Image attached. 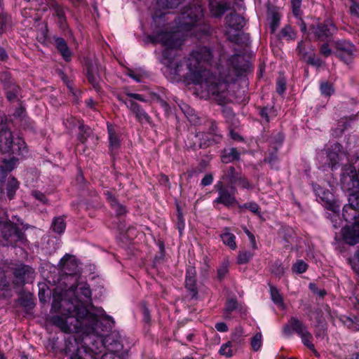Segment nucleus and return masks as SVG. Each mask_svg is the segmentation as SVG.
<instances>
[{
	"label": "nucleus",
	"instance_id": "obj_26",
	"mask_svg": "<svg viewBox=\"0 0 359 359\" xmlns=\"http://www.w3.org/2000/svg\"><path fill=\"white\" fill-rule=\"evenodd\" d=\"M50 8L53 12V15L57 17L60 27L64 28L66 18L63 8L56 2H53L51 4Z\"/></svg>",
	"mask_w": 359,
	"mask_h": 359
},
{
	"label": "nucleus",
	"instance_id": "obj_46",
	"mask_svg": "<svg viewBox=\"0 0 359 359\" xmlns=\"http://www.w3.org/2000/svg\"><path fill=\"white\" fill-rule=\"evenodd\" d=\"M229 272V264L226 262H222L217 269V278L223 279Z\"/></svg>",
	"mask_w": 359,
	"mask_h": 359
},
{
	"label": "nucleus",
	"instance_id": "obj_52",
	"mask_svg": "<svg viewBox=\"0 0 359 359\" xmlns=\"http://www.w3.org/2000/svg\"><path fill=\"white\" fill-rule=\"evenodd\" d=\"M185 226V223L184 218L182 217V213L180 210L179 208H177V228L179 229L180 233L182 234V231L184 230Z\"/></svg>",
	"mask_w": 359,
	"mask_h": 359
},
{
	"label": "nucleus",
	"instance_id": "obj_29",
	"mask_svg": "<svg viewBox=\"0 0 359 359\" xmlns=\"http://www.w3.org/2000/svg\"><path fill=\"white\" fill-rule=\"evenodd\" d=\"M16 161L17 160L15 158L9 160L4 159L3 165H0V175L4 177L8 172H11L15 168Z\"/></svg>",
	"mask_w": 359,
	"mask_h": 359
},
{
	"label": "nucleus",
	"instance_id": "obj_2",
	"mask_svg": "<svg viewBox=\"0 0 359 359\" xmlns=\"http://www.w3.org/2000/svg\"><path fill=\"white\" fill-rule=\"evenodd\" d=\"M212 57V52L209 48L198 47L182 61L170 62L169 67L172 74L198 85L207 95L222 100L225 97L229 83L246 68L245 65H239L243 60L241 55H235L231 57V72L230 69L226 71L220 67L213 68L210 65Z\"/></svg>",
	"mask_w": 359,
	"mask_h": 359
},
{
	"label": "nucleus",
	"instance_id": "obj_28",
	"mask_svg": "<svg viewBox=\"0 0 359 359\" xmlns=\"http://www.w3.org/2000/svg\"><path fill=\"white\" fill-rule=\"evenodd\" d=\"M107 128L109 133V149L111 151L117 149L120 145L118 137L111 125H108Z\"/></svg>",
	"mask_w": 359,
	"mask_h": 359
},
{
	"label": "nucleus",
	"instance_id": "obj_7",
	"mask_svg": "<svg viewBox=\"0 0 359 359\" xmlns=\"http://www.w3.org/2000/svg\"><path fill=\"white\" fill-rule=\"evenodd\" d=\"M60 264L62 267V274L59 283H78L80 275L74 257L65 255L61 259Z\"/></svg>",
	"mask_w": 359,
	"mask_h": 359
},
{
	"label": "nucleus",
	"instance_id": "obj_17",
	"mask_svg": "<svg viewBox=\"0 0 359 359\" xmlns=\"http://www.w3.org/2000/svg\"><path fill=\"white\" fill-rule=\"evenodd\" d=\"M87 76L88 81L92 84L93 88L99 91L100 90V76L99 74V69L96 65H90L88 67Z\"/></svg>",
	"mask_w": 359,
	"mask_h": 359
},
{
	"label": "nucleus",
	"instance_id": "obj_10",
	"mask_svg": "<svg viewBox=\"0 0 359 359\" xmlns=\"http://www.w3.org/2000/svg\"><path fill=\"white\" fill-rule=\"evenodd\" d=\"M336 26L330 21L313 25L309 27V34L320 41H331L332 36L337 32Z\"/></svg>",
	"mask_w": 359,
	"mask_h": 359
},
{
	"label": "nucleus",
	"instance_id": "obj_39",
	"mask_svg": "<svg viewBox=\"0 0 359 359\" xmlns=\"http://www.w3.org/2000/svg\"><path fill=\"white\" fill-rule=\"evenodd\" d=\"M237 301L234 299H229L224 310V316L226 318H229L231 312L237 308Z\"/></svg>",
	"mask_w": 359,
	"mask_h": 359
},
{
	"label": "nucleus",
	"instance_id": "obj_55",
	"mask_svg": "<svg viewBox=\"0 0 359 359\" xmlns=\"http://www.w3.org/2000/svg\"><path fill=\"white\" fill-rule=\"evenodd\" d=\"M111 208L115 210L116 215L118 216L124 215L126 212L125 207L118 201L116 203H114Z\"/></svg>",
	"mask_w": 359,
	"mask_h": 359
},
{
	"label": "nucleus",
	"instance_id": "obj_57",
	"mask_svg": "<svg viewBox=\"0 0 359 359\" xmlns=\"http://www.w3.org/2000/svg\"><path fill=\"white\" fill-rule=\"evenodd\" d=\"M32 196L36 199H37L38 201H41L43 203H46L47 202V199H46V196L43 193H41L40 191H34L32 192Z\"/></svg>",
	"mask_w": 359,
	"mask_h": 359
},
{
	"label": "nucleus",
	"instance_id": "obj_59",
	"mask_svg": "<svg viewBox=\"0 0 359 359\" xmlns=\"http://www.w3.org/2000/svg\"><path fill=\"white\" fill-rule=\"evenodd\" d=\"M213 182V177L211 174H207L201 180V184L203 186H208Z\"/></svg>",
	"mask_w": 359,
	"mask_h": 359
},
{
	"label": "nucleus",
	"instance_id": "obj_24",
	"mask_svg": "<svg viewBox=\"0 0 359 359\" xmlns=\"http://www.w3.org/2000/svg\"><path fill=\"white\" fill-rule=\"evenodd\" d=\"M267 18L270 22L271 32L273 33L279 26L280 15L276 9H269L267 12Z\"/></svg>",
	"mask_w": 359,
	"mask_h": 359
},
{
	"label": "nucleus",
	"instance_id": "obj_6",
	"mask_svg": "<svg viewBox=\"0 0 359 359\" xmlns=\"http://www.w3.org/2000/svg\"><path fill=\"white\" fill-rule=\"evenodd\" d=\"M0 150L8 153L23 156L27 153L25 141L18 137L13 141L12 133L7 128L0 130Z\"/></svg>",
	"mask_w": 359,
	"mask_h": 359
},
{
	"label": "nucleus",
	"instance_id": "obj_12",
	"mask_svg": "<svg viewBox=\"0 0 359 359\" xmlns=\"http://www.w3.org/2000/svg\"><path fill=\"white\" fill-rule=\"evenodd\" d=\"M126 107L132 111L137 118V120L142 124H151V118L149 115L143 109L140 105L135 102L130 100L123 101Z\"/></svg>",
	"mask_w": 359,
	"mask_h": 359
},
{
	"label": "nucleus",
	"instance_id": "obj_3",
	"mask_svg": "<svg viewBox=\"0 0 359 359\" xmlns=\"http://www.w3.org/2000/svg\"><path fill=\"white\" fill-rule=\"evenodd\" d=\"M203 17V9L199 4H194L189 6L183 11L178 18V30L176 32H160L154 35L149 36L151 42L159 43L166 48L163 50V55L168 57L169 49L177 48L182 44V39L180 32L189 31L197 22Z\"/></svg>",
	"mask_w": 359,
	"mask_h": 359
},
{
	"label": "nucleus",
	"instance_id": "obj_1",
	"mask_svg": "<svg viewBox=\"0 0 359 359\" xmlns=\"http://www.w3.org/2000/svg\"><path fill=\"white\" fill-rule=\"evenodd\" d=\"M69 283L53 290L51 310L61 316H53L52 322L64 332L86 334L71 359H97L95 355L102 353L105 345L102 337L95 334L97 317L85 306L91 301V290L86 282Z\"/></svg>",
	"mask_w": 359,
	"mask_h": 359
},
{
	"label": "nucleus",
	"instance_id": "obj_31",
	"mask_svg": "<svg viewBox=\"0 0 359 359\" xmlns=\"http://www.w3.org/2000/svg\"><path fill=\"white\" fill-rule=\"evenodd\" d=\"M51 227L53 231L58 234L63 233L66 229V224L62 217L53 219Z\"/></svg>",
	"mask_w": 359,
	"mask_h": 359
},
{
	"label": "nucleus",
	"instance_id": "obj_63",
	"mask_svg": "<svg viewBox=\"0 0 359 359\" xmlns=\"http://www.w3.org/2000/svg\"><path fill=\"white\" fill-rule=\"evenodd\" d=\"M127 95L130 98H133L135 100H140L141 102H145V99L140 94L130 93H127Z\"/></svg>",
	"mask_w": 359,
	"mask_h": 359
},
{
	"label": "nucleus",
	"instance_id": "obj_41",
	"mask_svg": "<svg viewBox=\"0 0 359 359\" xmlns=\"http://www.w3.org/2000/svg\"><path fill=\"white\" fill-rule=\"evenodd\" d=\"M253 255V253L250 251H241L238 255V263L240 264H246L252 258Z\"/></svg>",
	"mask_w": 359,
	"mask_h": 359
},
{
	"label": "nucleus",
	"instance_id": "obj_22",
	"mask_svg": "<svg viewBox=\"0 0 359 359\" xmlns=\"http://www.w3.org/2000/svg\"><path fill=\"white\" fill-rule=\"evenodd\" d=\"M244 24V19L236 13H231L226 17V26L234 30L241 29Z\"/></svg>",
	"mask_w": 359,
	"mask_h": 359
},
{
	"label": "nucleus",
	"instance_id": "obj_47",
	"mask_svg": "<svg viewBox=\"0 0 359 359\" xmlns=\"http://www.w3.org/2000/svg\"><path fill=\"white\" fill-rule=\"evenodd\" d=\"M184 0H158V4H164L168 8H173L178 6Z\"/></svg>",
	"mask_w": 359,
	"mask_h": 359
},
{
	"label": "nucleus",
	"instance_id": "obj_19",
	"mask_svg": "<svg viewBox=\"0 0 359 359\" xmlns=\"http://www.w3.org/2000/svg\"><path fill=\"white\" fill-rule=\"evenodd\" d=\"M341 148L342 147L339 143H334L332 145H331L330 148L328 149V164L332 169L334 168L336 165L339 163V153L341 151Z\"/></svg>",
	"mask_w": 359,
	"mask_h": 359
},
{
	"label": "nucleus",
	"instance_id": "obj_21",
	"mask_svg": "<svg viewBox=\"0 0 359 359\" xmlns=\"http://www.w3.org/2000/svg\"><path fill=\"white\" fill-rule=\"evenodd\" d=\"M241 174L237 172L234 167L229 166L223 170L222 180L228 182L231 186H235Z\"/></svg>",
	"mask_w": 359,
	"mask_h": 359
},
{
	"label": "nucleus",
	"instance_id": "obj_53",
	"mask_svg": "<svg viewBox=\"0 0 359 359\" xmlns=\"http://www.w3.org/2000/svg\"><path fill=\"white\" fill-rule=\"evenodd\" d=\"M286 81L284 78H279L277 82L276 91L279 94H283L285 90Z\"/></svg>",
	"mask_w": 359,
	"mask_h": 359
},
{
	"label": "nucleus",
	"instance_id": "obj_40",
	"mask_svg": "<svg viewBox=\"0 0 359 359\" xmlns=\"http://www.w3.org/2000/svg\"><path fill=\"white\" fill-rule=\"evenodd\" d=\"M320 90L321 94L325 96H330L334 91L332 85L327 81L320 83Z\"/></svg>",
	"mask_w": 359,
	"mask_h": 359
},
{
	"label": "nucleus",
	"instance_id": "obj_50",
	"mask_svg": "<svg viewBox=\"0 0 359 359\" xmlns=\"http://www.w3.org/2000/svg\"><path fill=\"white\" fill-rule=\"evenodd\" d=\"M277 160H278V157H277L276 151L271 153L269 154V156L264 159V161L266 162H268L271 165V168H277V166H276Z\"/></svg>",
	"mask_w": 359,
	"mask_h": 359
},
{
	"label": "nucleus",
	"instance_id": "obj_34",
	"mask_svg": "<svg viewBox=\"0 0 359 359\" xmlns=\"http://www.w3.org/2000/svg\"><path fill=\"white\" fill-rule=\"evenodd\" d=\"M221 237L223 243L231 249L235 250L236 248V243L235 241L236 237L233 233L226 232L222 234Z\"/></svg>",
	"mask_w": 359,
	"mask_h": 359
},
{
	"label": "nucleus",
	"instance_id": "obj_61",
	"mask_svg": "<svg viewBox=\"0 0 359 359\" xmlns=\"http://www.w3.org/2000/svg\"><path fill=\"white\" fill-rule=\"evenodd\" d=\"M215 328L219 332H226L228 330V327L226 323L223 322H219L215 324Z\"/></svg>",
	"mask_w": 359,
	"mask_h": 359
},
{
	"label": "nucleus",
	"instance_id": "obj_27",
	"mask_svg": "<svg viewBox=\"0 0 359 359\" xmlns=\"http://www.w3.org/2000/svg\"><path fill=\"white\" fill-rule=\"evenodd\" d=\"M11 26L12 23L11 16L1 11L0 13V34L8 31Z\"/></svg>",
	"mask_w": 359,
	"mask_h": 359
},
{
	"label": "nucleus",
	"instance_id": "obj_35",
	"mask_svg": "<svg viewBox=\"0 0 359 359\" xmlns=\"http://www.w3.org/2000/svg\"><path fill=\"white\" fill-rule=\"evenodd\" d=\"M19 92V87L15 84H11L6 89V97L12 102L17 99V96Z\"/></svg>",
	"mask_w": 359,
	"mask_h": 359
},
{
	"label": "nucleus",
	"instance_id": "obj_51",
	"mask_svg": "<svg viewBox=\"0 0 359 359\" xmlns=\"http://www.w3.org/2000/svg\"><path fill=\"white\" fill-rule=\"evenodd\" d=\"M307 62L316 67H320L323 64V60L320 57L316 56L315 55L309 56L308 57Z\"/></svg>",
	"mask_w": 359,
	"mask_h": 359
},
{
	"label": "nucleus",
	"instance_id": "obj_20",
	"mask_svg": "<svg viewBox=\"0 0 359 359\" xmlns=\"http://www.w3.org/2000/svg\"><path fill=\"white\" fill-rule=\"evenodd\" d=\"M185 285L187 289L191 292V297H196L198 290L195 278V271L193 268H189L187 270Z\"/></svg>",
	"mask_w": 359,
	"mask_h": 359
},
{
	"label": "nucleus",
	"instance_id": "obj_56",
	"mask_svg": "<svg viewBox=\"0 0 359 359\" xmlns=\"http://www.w3.org/2000/svg\"><path fill=\"white\" fill-rule=\"evenodd\" d=\"M243 230L249 238L252 248L254 250L257 249V245L255 236L246 227L243 228Z\"/></svg>",
	"mask_w": 359,
	"mask_h": 359
},
{
	"label": "nucleus",
	"instance_id": "obj_62",
	"mask_svg": "<svg viewBox=\"0 0 359 359\" xmlns=\"http://www.w3.org/2000/svg\"><path fill=\"white\" fill-rule=\"evenodd\" d=\"M104 194L111 206L113 205L114 203H116L117 202L116 198L109 191L105 192Z\"/></svg>",
	"mask_w": 359,
	"mask_h": 359
},
{
	"label": "nucleus",
	"instance_id": "obj_45",
	"mask_svg": "<svg viewBox=\"0 0 359 359\" xmlns=\"http://www.w3.org/2000/svg\"><path fill=\"white\" fill-rule=\"evenodd\" d=\"M262 344V336L261 333H257L251 339V346L254 351H258Z\"/></svg>",
	"mask_w": 359,
	"mask_h": 359
},
{
	"label": "nucleus",
	"instance_id": "obj_33",
	"mask_svg": "<svg viewBox=\"0 0 359 359\" xmlns=\"http://www.w3.org/2000/svg\"><path fill=\"white\" fill-rule=\"evenodd\" d=\"M18 187H19V184L16 179L13 177L8 181L7 187H6V191H7V196L10 200L13 198V197L15 194V191L18 189Z\"/></svg>",
	"mask_w": 359,
	"mask_h": 359
},
{
	"label": "nucleus",
	"instance_id": "obj_48",
	"mask_svg": "<svg viewBox=\"0 0 359 359\" xmlns=\"http://www.w3.org/2000/svg\"><path fill=\"white\" fill-rule=\"evenodd\" d=\"M294 33L290 26H286L281 30V36L283 37H286L288 39H292L294 38Z\"/></svg>",
	"mask_w": 359,
	"mask_h": 359
},
{
	"label": "nucleus",
	"instance_id": "obj_44",
	"mask_svg": "<svg viewBox=\"0 0 359 359\" xmlns=\"http://www.w3.org/2000/svg\"><path fill=\"white\" fill-rule=\"evenodd\" d=\"M10 284L6 279L4 270L0 267V292L9 290Z\"/></svg>",
	"mask_w": 359,
	"mask_h": 359
},
{
	"label": "nucleus",
	"instance_id": "obj_54",
	"mask_svg": "<svg viewBox=\"0 0 359 359\" xmlns=\"http://www.w3.org/2000/svg\"><path fill=\"white\" fill-rule=\"evenodd\" d=\"M350 11L351 15L359 18V0H352Z\"/></svg>",
	"mask_w": 359,
	"mask_h": 359
},
{
	"label": "nucleus",
	"instance_id": "obj_25",
	"mask_svg": "<svg viewBox=\"0 0 359 359\" xmlns=\"http://www.w3.org/2000/svg\"><path fill=\"white\" fill-rule=\"evenodd\" d=\"M221 158L224 163H229L233 161L238 160L240 158V153L236 148L232 147L224 150Z\"/></svg>",
	"mask_w": 359,
	"mask_h": 359
},
{
	"label": "nucleus",
	"instance_id": "obj_64",
	"mask_svg": "<svg viewBox=\"0 0 359 359\" xmlns=\"http://www.w3.org/2000/svg\"><path fill=\"white\" fill-rule=\"evenodd\" d=\"M323 196L321 197L323 200H325L326 202L330 205L332 199V195L330 192H323Z\"/></svg>",
	"mask_w": 359,
	"mask_h": 359
},
{
	"label": "nucleus",
	"instance_id": "obj_23",
	"mask_svg": "<svg viewBox=\"0 0 359 359\" xmlns=\"http://www.w3.org/2000/svg\"><path fill=\"white\" fill-rule=\"evenodd\" d=\"M55 43L57 50L65 61H69L72 58V52L69 50L65 40L61 37L55 38Z\"/></svg>",
	"mask_w": 359,
	"mask_h": 359
},
{
	"label": "nucleus",
	"instance_id": "obj_16",
	"mask_svg": "<svg viewBox=\"0 0 359 359\" xmlns=\"http://www.w3.org/2000/svg\"><path fill=\"white\" fill-rule=\"evenodd\" d=\"M355 137H349L348 145L346 147V156L347 160L350 162L349 164L359 163V145H355Z\"/></svg>",
	"mask_w": 359,
	"mask_h": 359
},
{
	"label": "nucleus",
	"instance_id": "obj_38",
	"mask_svg": "<svg viewBox=\"0 0 359 359\" xmlns=\"http://www.w3.org/2000/svg\"><path fill=\"white\" fill-rule=\"evenodd\" d=\"M238 207L241 210L245 208V209L249 210L252 213L257 214V215L259 214V210H260L259 206L257 203H255L254 201L245 203L243 205H241L238 203Z\"/></svg>",
	"mask_w": 359,
	"mask_h": 359
},
{
	"label": "nucleus",
	"instance_id": "obj_8",
	"mask_svg": "<svg viewBox=\"0 0 359 359\" xmlns=\"http://www.w3.org/2000/svg\"><path fill=\"white\" fill-rule=\"evenodd\" d=\"M215 189L218 193L217 197L213 201V204H222L226 208L238 205L236 198L237 189L235 186H230L227 188L222 181H218L214 186Z\"/></svg>",
	"mask_w": 359,
	"mask_h": 359
},
{
	"label": "nucleus",
	"instance_id": "obj_42",
	"mask_svg": "<svg viewBox=\"0 0 359 359\" xmlns=\"http://www.w3.org/2000/svg\"><path fill=\"white\" fill-rule=\"evenodd\" d=\"M231 341H227L226 343L222 345L220 347V349L219 351V353L222 355H224L227 358H230L233 355V351L231 349Z\"/></svg>",
	"mask_w": 359,
	"mask_h": 359
},
{
	"label": "nucleus",
	"instance_id": "obj_9",
	"mask_svg": "<svg viewBox=\"0 0 359 359\" xmlns=\"http://www.w3.org/2000/svg\"><path fill=\"white\" fill-rule=\"evenodd\" d=\"M340 184L344 191L353 195L359 189V178L356 175L355 168L351 164H346L341 170Z\"/></svg>",
	"mask_w": 359,
	"mask_h": 359
},
{
	"label": "nucleus",
	"instance_id": "obj_37",
	"mask_svg": "<svg viewBox=\"0 0 359 359\" xmlns=\"http://www.w3.org/2000/svg\"><path fill=\"white\" fill-rule=\"evenodd\" d=\"M271 271L276 276L280 278L285 273V268L280 261H276L271 265Z\"/></svg>",
	"mask_w": 359,
	"mask_h": 359
},
{
	"label": "nucleus",
	"instance_id": "obj_32",
	"mask_svg": "<svg viewBox=\"0 0 359 359\" xmlns=\"http://www.w3.org/2000/svg\"><path fill=\"white\" fill-rule=\"evenodd\" d=\"M300 337L302 339L303 344L306 346H307L310 350H311L316 356H319V353L316 350L314 345L312 343V334L308 331L306 333L301 335Z\"/></svg>",
	"mask_w": 359,
	"mask_h": 359
},
{
	"label": "nucleus",
	"instance_id": "obj_13",
	"mask_svg": "<svg viewBox=\"0 0 359 359\" xmlns=\"http://www.w3.org/2000/svg\"><path fill=\"white\" fill-rule=\"evenodd\" d=\"M14 278L13 283L17 286H21L25 284L27 280L33 278L34 270L32 268L24 265L17 268L14 271Z\"/></svg>",
	"mask_w": 359,
	"mask_h": 359
},
{
	"label": "nucleus",
	"instance_id": "obj_11",
	"mask_svg": "<svg viewBox=\"0 0 359 359\" xmlns=\"http://www.w3.org/2000/svg\"><path fill=\"white\" fill-rule=\"evenodd\" d=\"M196 141L198 142V144L194 142V144H190L189 147L196 149L197 148H205L212 144L218 143L222 139V136L218 133H197L194 135H192Z\"/></svg>",
	"mask_w": 359,
	"mask_h": 359
},
{
	"label": "nucleus",
	"instance_id": "obj_43",
	"mask_svg": "<svg viewBox=\"0 0 359 359\" xmlns=\"http://www.w3.org/2000/svg\"><path fill=\"white\" fill-rule=\"evenodd\" d=\"M308 265L302 260H298L295 262L292 268L293 272L297 273H302L307 269Z\"/></svg>",
	"mask_w": 359,
	"mask_h": 359
},
{
	"label": "nucleus",
	"instance_id": "obj_18",
	"mask_svg": "<svg viewBox=\"0 0 359 359\" xmlns=\"http://www.w3.org/2000/svg\"><path fill=\"white\" fill-rule=\"evenodd\" d=\"M210 11L212 16H222L229 8V5L223 1H217L216 0H210Z\"/></svg>",
	"mask_w": 359,
	"mask_h": 359
},
{
	"label": "nucleus",
	"instance_id": "obj_49",
	"mask_svg": "<svg viewBox=\"0 0 359 359\" xmlns=\"http://www.w3.org/2000/svg\"><path fill=\"white\" fill-rule=\"evenodd\" d=\"M325 43H323L320 47V53L324 56V57H329L332 53V49L329 47V45L327 43V42L326 41H324Z\"/></svg>",
	"mask_w": 359,
	"mask_h": 359
},
{
	"label": "nucleus",
	"instance_id": "obj_5",
	"mask_svg": "<svg viewBox=\"0 0 359 359\" xmlns=\"http://www.w3.org/2000/svg\"><path fill=\"white\" fill-rule=\"evenodd\" d=\"M24 239V233L18 224L10 221L6 212H0V244L13 245Z\"/></svg>",
	"mask_w": 359,
	"mask_h": 359
},
{
	"label": "nucleus",
	"instance_id": "obj_58",
	"mask_svg": "<svg viewBox=\"0 0 359 359\" xmlns=\"http://www.w3.org/2000/svg\"><path fill=\"white\" fill-rule=\"evenodd\" d=\"M243 330L241 328H237L235 332L232 334V341L240 342L241 341V337L243 336Z\"/></svg>",
	"mask_w": 359,
	"mask_h": 359
},
{
	"label": "nucleus",
	"instance_id": "obj_15",
	"mask_svg": "<svg viewBox=\"0 0 359 359\" xmlns=\"http://www.w3.org/2000/svg\"><path fill=\"white\" fill-rule=\"evenodd\" d=\"M337 48L341 51L339 57L346 63L351 61L355 50L353 44L345 41H338L337 43Z\"/></svg>",
	"mask_w": 359,
	"mask_h": 359
},
{
	"label": "nucleus",
	"instance_id": "obj_30",
	"mask_svg": "<svg viewBox=\"0 0 359 359\" xmlns=\"http://www.w3.org/2000/svg\"><path fill=\"white\" fill-rule=\"evenodd\" d=\"M270 294H271V300L274 304L278 305V306L284 309L285 304L283 302V299L281 294H280L278 289L274 286L270 287Z\"/></svg>",
	"mask_w": 359,
	"mask_h": 359
},
{
	"label": "nucleus",
	"instance_id": "obj_14",
	"mask_svg": "<svg viewBox=\"0 0 359 359\" xmlns=\"http://www.w3.org/2000/svg\"><path fill=\"white\" fill-rule=\"evenodd\" d=\"M296 332L299 336L308 332L306 327L296 317H290L288 323L283 329L285 335L290 336L292 332Z\"/></svg>",
	"mask_w": 359,
	"mask_h": 359
},
{
	"label": "nucleus",
	"instance_id": "obj_60",
	"mask_svg": "<svg viewBox=\"0 0 359 359\" xmlns=\"http://www.w3.org/2000/svg\"><path fill=\"white\" fill-rule=\"evenodd\" d=\"M237 183H238L239 185H241L244 189L250 188V183L248 182V181L245 177H243L241 175H240V179L238 180Z\"/></svg>",
	"mask_w": 359,
	"mask_h": 359
},
{
	"label": "nucleus",
	"instance_id": "obj_4",
	"mask_svg": "<svg viewBox=\"0 0 359 359\" xmlns=\"http://www.w3.org/2000/svg\"><path fill=\"white\" fill-rule=\"evenodd\" d=\"M342 216L350 224L342 229V236L346 243L354 245L359 243V210L353 203L343 208Z\"/></svg>",
	"mask_w": 359,
	"mask_h": 359
},
{
	"label": "nucleus",
	"instance_id": "obj_36",
	"mask_svg": "<svg viewBox=\"0 0 359 359\" xmlns=\"http://www.w3.org/2000/svg\"><path fill=\"white\" fill-rule=\"evenodd\" d=\"M92 130L89 127L81 125L79 126L78 138L82 143H84L86 142L88 137L90 136Z\"/></svg>",
	"mask_w": 359,
	"mask_h": 359
}]
</instances>
